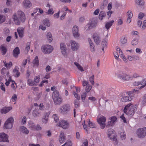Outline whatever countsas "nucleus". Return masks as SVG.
Masks as SVG:
<instances>
[{"label":"nucleus","instance_id":"obj_1","mask_svg":"<svg viewBox=\"0 0 146 146\" xmlns=\"http://www.w3.org/2000/svg\"><path fill=\"white\" fill-rule=\"evenodd\" d=\"M12 19L15 24L19 25L20 21L24 22L25 19V15L22 11L19 10L15 13L12 16Z\"/></svg>","mask_w":146,"mask_h":146},{"label":"nucleus","instance_id":"obj_2","mask_svg":"<svg viewBox=\"0 0 146 146\" xmlns=\"http://www.w3.org/2000/svg\"><path fill=\"white\" fill-rule=\"evenodd\" d=\"M137 108L136 106L131 103L126 105L124 108V112L128 116H132L136 111Z\"/></svg>","mask_w":146,"mask_h":146},{"label":"nucleus","instance_id":"obj_3","mask_svg":"<svg viewBox=\"0 0 146 146\" xmlns=\"http://www.w3.org/2000/svg\"><path fill=\"white\" fill-rule=\"evenodd\" d=\"M52 98L55 105H60L62 102V98L60 95L59 92L56 90H55L53 93Z\"/></svg>","mask_w":146,"mask_h":146},{"label":"nucleus","instance_id":"obj_4","mask_svg":"<svg viewBox=\"0 0 146 146\" xmlns=\"http://www.w3.org/2000/svg\"><path fill=\"white\" fill-rule=\"evenodd\" d=\"M116 52L114 53V56L116 59H118L119 56L121 57L123 61L125 63L127 62V60L124 55L123 54V52L121 49L118 46L116 47Z\"/></svg>","mask_w":146,"mask_h":146},{"label":"nucleus","instance_id":"obj_5","mask_svg":"<svg viewBox=\"0 0 146 146\" xmlns=\"http://www.w3.org/2000/svg\"><path fill=\"white\" fill-rule=\"evenodd\" d=\"M102 33V32H98L93 34V38L96 44H98L100 43Z\"/></svg>","mask_w":146,"mask_h":146},{"label":"nucleus","instance_id":"obj_6","mask_svg":"<svg viewBox=\"0 0 146 146\" xmlns=\"http://www.w3.org/2000/svg\"><path fill=\"white\" fill-rule=\"evenodd\" d=\"M42 51L45 54L51 53L53 50V47L52 46L47 44L43 45L41 47Z\"/></svg>","mask_w":146,"mask_h":146},{"label":"nucleus","instance_id":"obj_7","mask_svg":"<svg viewBox=\"0 0 146 146\" xmlns=\"http://www.w3.org/2000/svg\"><path fill=\"white\" fill-rule=\"evenodd\" d=\"M14 119L13 117H10L7 120L4 125V127L6 129H11L13 127Z\"/></svg>","mask_w":146,"mask_h":146},{"label":"nucleus","instance_id":"obj_8","mask_svg":"<svg viewBox=\"0 0 146 146\" xmlns=\"http://www.w3.org/2000/svg\"><path fill=\"white\" fill-rule=\"evenodd\" d=\"M114 131L113 129H110L107 131V134L110 139L116 143L117 141L116 136L114 135Z\"/></svg>","mask_w":146,"mask_h":146},{"label":"nucleus","instance_id":"obj_9","mask_svg":"<svg viewBox=\"0 0 146 146\" xmlns=\"http://www.w3.org/2000/svg\"><path fill=\"white\" fill-rule=\"evenodd\" d=\"M97 121L100 124V127L102 129H103L106 126L105 123L106 121V118L103 116H98L97 119Z\"/></svg>","mask_w":146,"mask_h":146},{"label":"nucleus","instance_id":"obj_10","mask_svg":"<svg viewBox=\"0 0 146 146\" xmlns=\"http://www.w3.org/2000/svg\"><path fill=\"white\" fill-rule=\"evenodd\" d=\"M58 125L64 129H66L69 127L70 124L67 120L62 119L59 121L58 123Z\"/></svg>","mask_w":146,"mask_h":146},{"label":"nucleus","instance_id":"obj_11","mask_svg":"<svg viewBox=\"0 0 146 146\" xmlns=\"http://www.w3.org/2000/svg\"><path fill=\"white\" fill-rule=\"evenodd\" d=\"M70 109V105L68 104H65L60 107L59 111L61 113L65 114L68 112Z\"/></svg>","mask_w":146,"mask_h":146},{"label":"nucleus","instance_id":"obj_12","mask_svg":"<svg viewBox=\"0 0 146 146\" xmlns=\"http://www.w3.org/2000/svg\"><path fill=\"white\" fill-rule=\"evenodd\" d=\"M60 48L62 54L65 57H67L68 55L67 52V48L65 44L61 42L60 44Z\"/></svg>","mask_w":146,"mask_h":146},{"label":"nucleus","instance_id":"obj_13","mask_svg":"<svg viewBox=\"0 0 146 146\" xmlns=\"http://www.w3.org/2000/svg\"><path fill=\"white\" fill-rule=\"evenodd\" d=\"M70 43L71 48L72 51H75L78 50L80 46L78 43L74 40H71L70 41Z\"/></svg>","mask_w":146,"mask_h":146},{"label":"nucleus","instance_id":"obj_14","mask_svg":"<svg viewBox=\"0 0 146 146\" xmlns=\"http://www.w3.org/2000/svg\"><path fill=\"white\" fill-rule=\"evenodd\" d=\"M137 134L139 138H143L146 135V128L139 129L137 130Z\"/></svg>","mask_w":146,"mask_h":146},{"label":"nucleus","instance_id":"obj_15","mask_svg":"<svg viewBox=\"0 0 146 146\" xmlns=\"http://www.w3.org/2000/svg\"><path fill=\"white\" fill-rule=\"evenodd\" d=\"M118 77L123 81H129L132 79V77L129 75L126 74H122L119 75Z\"/></svg>","mask_w":146,"mask_h":146},{"label":"nucleus","instance_id":"obj_16","mask_svg":"<svg viewBox=\"0 0 146 146\" xmlns=\"http://www.w3.org/2000/svg\"><path fill=\"white\" fill-rule=\"evenodd\" d=\"M72 34L74 37L76 38H78L80 36L79 33L78 27L76 25L74 26L72 28Z\"/></svg>","mask_w":146,"mask_h":146},{"label":"nucleus","instance_id":"obj_17","mask_svg":"<svg viewBox=\"0 0 146 146\" xmlns=\"http://www.w3.org/2000/svg\"><path fill=\"white\" fill-rule=\"evenodd\" d=\"M97 22L96 20H93L90 23L85 26V29L86 30H88L93 27H95L97 25Z\"/></svg>","mask_w":146,"mask_h":146},{"label":"nucleus","instance_id":"obj_18","mask_svg":"<svg viewBox=\"0 0 146 146\" xmlns=\"http://www.w3.org/2000/svg\"><path fill=\"white\" fill-rule=\"evenodd\" d=\"M0 141L9 142L8 135L4 133H0Z\"/></svg>","mask_w":146,"mask_h":146},{"label":"nucleus","instance_id":"obj_19","mask_svg":"<svg viewBox=\"0 0 146 146\" xmlns=\"http://www.w3.org/2000/svg\"><path fill=\"white\" fill-rule=\"evenodd\" d=\"M12 109V107L11 106H5L1 110V113L2 114H6Z\"/></svg>","mask_w":146,"mask_h":146},{"label":"nucleus","instance_id":"obj_20","mask_svg":"<svg viewBox=\"0 0 146 146\" xmlns=\"http://www.w3.org/2000/svg\"><path fill=\"white\" fill-rule=\"evenodd\" d=\"M23 7L26 8H29L32 6V4L29 0H24L23 3Z\"/></svg>","mask_w":146,"mask_h":146},{"label":"nucleus","instance_id":"obj_21","mask_svg":"<svg viewBox=\"0 0 146 146\" xmlns=\"http://www.w3.org/2000/svg\"><path fill=\"white\" fill-rule=\"evenodd\" d=\"M88 40L89 44V49L91 52H93L95 50V45L91 39L88 38Z\"/></svg>","mask_w":146,"mask_h":146},{"label":"nucleus","instance_id":"obj_22","mask_svg":"<svg viewBox=\"0 0 146 146\" xmlns=\"http://www.w3.org/2000/svg\"><path fill=\"white\" fill-rule=\"evenodd\" d=\"M20 133L25 135H27L29 133V131L25 127L23 126H21L19 129Z\"/></svg>","mask_w":146,"mask_h":146},{"label":"nucleus","instance_id":"obj_23","mask_svg":"<svg viewBox=\"0 0 146 146\" xmlns=\"http://www.w3.org/2000/svg\"><path fill=\"white\" fill-rule=\"evenodd\" d=\"M50 113L49 111L47 113H45L44 115V117L42 119V121L43 123H46L48 122V116Z\"/></svg>","mask_w":146,"mask_h":146},{"label":"nucleus","instance_id":"obj_24","mask_svg":"<svg viewBox=\"0 0 146 146\" xmlns=\"http://www.w3.org/2000/svg\"><path fill=\"white\" fill-rule=\"evenodd\" d=\"M65 136L63 132H61L59 138V141L61 143H63L64 142Z\"/></svg>","mask_w":146,"mask_h":146},{"label":"nucleus","instance_id":"obj_25","mask_svg":"<svg viewBox=\"0 0 146 146\" xmlns=\"http://www.w3.org/2000/svg\"><path fill=\"white\" fill-rule=\"evenodd\" d=\"M33 115L35 118L40 117L41 115L40 111L39 110H34L33 112Z\"/></svg>","mask_w":146,"mask_h":146},{"label":"nucleus","instance_id":"obj_26","mask_svg":"<svg viewBox=\"0 0 146 146\" xmlns=\"http://www.w3.org/2000/svg\"><path fill=\"white\" fill-rule=\"evenodd\" d=\"M20 53V50L18 47H16L13 50V55L16 58H17Z\"/></svg>","mask_w":146,"mask_h":146},{"label":"nucleus","instance_id":"obj_27","mask_svg":"<svg viewBox=\"0 0 146 146\" xmlns=\"http://www.w3.org/2000/svg\"><path fill=\"white\" fill-rule=\"evenodd\" d=\"M116 118L115 117H112L110 119V121H108V125L110 126H112L116 121Z\"/></svg>","mask_w":146,"mask_h":146},{"label":"nucleus","instance_id":"obj_28","mask_svg":"<svg viewBox=\"0 0 146 146\" xmlns=\"http://www.w3.org/2000/svg\"><path fill=\"white\" fill-rule=\"evenodd\" d=\"M46 38L49 42H51L52 41V37L50 32H49L47 33L46 35Z\"/></svg>","mask_w":146,"mask_h":146},{"label":"nucleus","instance_id":"obj_29","mask_svg":"<svg viewBox=\"0 0 146 146\" xmlns=\"http://www.w3.org/2000/svg\"><path fill=\"white\" fill-rule=\"evenodd\" d=\"M132 98L129 96H124L121 98V101L123 102H127L131 100Z\"/></svg>","mask_w":146,"mask_h":146},{"label":"nucleus","instance_id":"obj_30","mask_svg":"<svg viewBox=\"0 0 146 146\" xmlns=\"http://www.w3.org/2000/svg\"><path fill=\"white\" fill-rule=\"evenodd\" d=\"M17 31L19 37H22L23 35V29L22 28H19Z\"/></svg>","mask_w":146,"mask_h":146},{"label":"nucleus","instance_id":"obj_31","mask_svg":"<svg viewBox=\"0 0 146 146\" xmlns=\"http://www.w3.org/2000/svg\"><path fill=\"white\" fill-rule=\"evenodd\" d=\"M13 73L14 76L16 77H18L20 74V73L19 72L18 70L15 68L13 71Z\"/></svg>","mask_w":146,"mask_h":146},{"label":"nucleus","instance_id":"obj_32","mask_svg":"<svg viewBox=\"0 0 146 146\" xmlns=\"http://www.w3.org/2000/svg\"><path fill=\"white\" fill-rule=\"evenodd\" d=\"M28 126L30 129L32 130H34L35 125L34 123L32 121H29L28 123Z\"/></svg>","mask_w":146,"mask_h":146},{"label":"nucleus","instance_id":"obj_33","mask_svg":"<svg viewBox=\"0 0 146 146\" xmlns=\"http://www.w3.org/2000/svg\"><path fill=\"white\" fill-rule=\"evenodd\" d=\"M114 22V21L112 20L106 23L105 25V27L107 29H109L112 25L113 23Z\"/></svg>","mask_w":146,"mask_h":146},{"label":"nucleus","instance_id":"obj_34","mask_svg":"<svg viewBox=\"0 0 146 146\" xmlns=\"http://www.w3.org/2000/svg\"><path fill=\"white\" fill-rule=\"evenodd\" d=\"M33 63L34 66H38L39 64V61L38 58L37 56H36L33 61Z\"/></svg>","mask_w":146,"mask_h":146},{"label":"nucleus","instance_id":"obj_35","mask_svg":"<svg viewBox=\"0 0 146 146\" xmlns=\"http://www.w3.org/2000/svg\"><path fill=\"white\" fill-rule=\"evenodd\" d=\"M106 16V14L105 12L104 11H101L99 15V18L100 20H102Z\"/></svg>","mask_w":146,"mask_h":146},{"label":"nucleus","instance_id":"obj_36","mask_svg":"<svg viewBox=\"0 0 146 146\" xmlns=\"http://www.w3.org/2000/svg\"><path fill=\"white\" fill-rule=\"evenodd\" d=\"M27 84L29 86H36L35 83L34 82V80L33 81L31 79H28L27 82Z\"/></svg>","mask_w":146,"mask_h":146},{"label":"nucleus","instance_id":"obj_37","mask_svg":"<svg viewBox=\"0 0 146 146\" xmlns=\"http://www.w3.org/2000/svg\"><path fill=\"white\" fill-rule=\"evenodd\" d=\"M40 76H35L34 78V82L36 86L37 84L39 83L40 82Z\"/></svg>","mask_w":146,"mask_h":146},{"label":"nucleus","instance_id":"obj_38","mask_svg":"<svg viewBox=\"0 0 146 146\" xmlns=\"http://www.w3.org/2000/svg\"><path fill=\"white\" fill-rule=\"evenodd\" d=\"M42 24L45 26L49 27L50 25L49 20L47 19L44 20L42 22Z\"/></svg>","mask_w":146,"mask_h":146},{"label":"nucleus","instance_id":"obj_39","mask_svg":"<svg viewBox=\"0 0 146 146\" xmlns=\"http://www.w3.org/2000/svg\"><path fill=\"white\" fill-rule=\"evenodd\" d=\"M74 64L77 67L79 70L81 71H83L84 70L82 67L78 63L75 62H74Z\"/></svg>","mask_w":146,"mask_h":146},{"label":"nucleus","instance_id":"obj_40","mask_svg":"<svg viewBox=\"0 0 146 146\" xmlns=\"http://www.w3.org/2000/svg\"><path fill=\"white\" fill-rule=\"evenodd\" d=\"M107 40L106 39L105 40H104L102 41V46L103 47L102 48V50L103 51V53L104 52V47H105L107 46Z\"/></svg>","mask_w":146,"mask_h":146},{"label":"nucleus","instance_id":"obj_41","mask_svg":"<svg viewBox=\"0 0 146 146\" xmlns=\"http://www.w3.org/2000/svg\"><path fill=\"white\" fill-rule=\"evenodd\" d=\"M135 1L136 4L139 5H143L144 3L143 0H135Z\"/></svg>","mask_w":146,"mask_h":146},{"label":"nucleus","instance_id":"obj_42","mask_svg":"<svg viewBox=\"0 0 146 146\" xmlns=\"http://www.w3.org/2000/svg\"><path fill=\"white\" fill-rule=\"evenodd\" d=\"M0 48L3 54V55L5 54L7 52V49L6 47L3 45H2L0 47Z\"/></svg>","mask_w":146,"mask_h":146},{"label":"nucleus","instance_id":"obj_43","mask_svg":"<svg viewBox=\"0 0 146 146\" xmlns=\"http://www.w3.org/2000/svg\"><path fill=\"white\" fill-rule=\"evenodd\" d=\"M120 137L121 139L123 140H125L126 138V134L125 132L122 130V131L120 133Z\"/></svg>","mask_w":146,"mask_h":146},{"label":"nucleus","instance_id":"obj_44","mask_svg":"<svg viewBox=\"0 0 146 146\" xmlns=\"http://www.w3.org/2000/svg\"><path fill=\"white\" fill-rule=\"evenodd\" d=\"M4 66L8 68H10L12 65V63L11 62H9L8 63H6V62L4 61Z\"/></svg>","mask_w":146,"mask_h":146},{"label":"nucleus","instance_id":"obj_45","mask_svg":"<svg viewBox=\"0 0 146 146\" xmlns=\"http://www.w3.org/2000/svg\"><path fill=\"white\" fill-rule=\"evenodd\" d=\"M80 100H75L74 101V106L75 108H78L80 106Z\"/></svg>","mask_w":146,"mask_h":146},{"label":"nucleus","instance_id":"obj_46","mask_svg":"<svg viewBox=\"0 0 146 146\" xmlns=\"http://www.w3.org/2000/svg\"><path fill=\"white\" fill-rule=\"evenodd\" d=\"M31 43L30 42H28L26 45V47L25 48V51L26 52H28L29 50L30 47Z\"/></svg>","mask_w":146,"mask_h":146},{"label":"nucleus","instance_id":"obj_47","mask_svg":"<svg viewBox=\"0 0 146 146\" xmlns=\"http://www.w3.org/2000/svg\"><path fill=\"white\" fill-rule=\"evenodd\" d=\"M92 86L89 84L87 85L85 91L86 92L88 93L90 92L91 89L92 88Z\"/></svg>","mask_w":146,"mask_h":146},{"label":"nucleus","instance_id":"obj_48","mask_svg":"<svg viewBox=\"0 0 146 146\" xmlns=\"http://www.w3.org/2000/svg\"><path fill=\"white\" fill-rule=\"evenodd\" d=\"M88 142L86 139H84L82 140V144L81 146H88Z\"/></svg>","mask_w":146,"mask_h":146},{"label":"nucleus","instance_id":"obj_49","mask_svg":"<svg viewBox=\"0 0 146 146\" xmlns=\"http://www.w3.org/2000/svg\"><path fill=\"white\" fill-rule=\"evenodd\" d=\"M52 118L56 122H57L59 119L58 115L56 114H54L52 116Z\"/></svg>","mask_w":146,"mask_h":146},{"label":"nucleus","instance_id":"obj_50","mask_svg":"<svg viewBox=\"0 0 146 146\" xmlns=\"http://www.w3.org/2000/svg\"><path fill=\"white\" fill-rule=\"evenodd\" d=\"M86 96V92H84L81 94V98L82 102H84Z\"/></svg>","mask_w":146,"mask_h":146},{"label":"nucleus","instance_id":"obj_51","mask_svg":"<svg viewBox=\"0 0 146 146\" xmlns=\"http://www.w3.org/2000/svg\"><path fill=\"white\" fill-rule=\"evenodd\" d=\"M88 123L89 127L91 128H93L95 127V124L90 121V120H88Z\"/></svg>","mask_w":146,"mask_h":146},{"label":"nucleus","instance_id":"obj_52","mask_svg":"<svg viewBox=\"0 0 146 146\" xmlns=\"http://www.w3.org/2000/svg\"><path fill=\"white\" fill-rule=\"evenodd\" d=\"M54 11L53 10L52 8H50L48 10L47 12H46V13L48 15H52L54 13Z\"/></svg>","mask_w":146,"mask_h":146},{"label":"nucleus","instance_id":"obj_53","mask_svg":"<svg viewBox=\"0 0 146 146\" xmlns=\"http://www.w3.org/2000/svg\"><path fill=\"white\" fill-rule=\"evenodd\" d=\"M6 82L5 83V84L7 86H9L10 83L11 82H12V80H11V77L10 76H9V79L8 80L7 79H6Z\"/></svg>","mask_w":146,"mask_h":146},{"label":"nucleus","instance_id":"obj_54","mask_svg":"<svg viewBox=\"0 0 146 146\" xmlns=\"http://www.w3.org/2000/svg\"><path fill=\"white\" fill-rule=\"evenodd\" d=\"M138 42V39L137 38H134L132 40L131 43L133 45H135L137 44Z\"/></svg>","mask_w":146,"mask_h":146},{"label":"nucleus","instance_id":"obj_55","mask_svg":"<svg viewBox=\"0 0 146 146\" xmlns=\"http://www.w3.org/2000/svg\"><path fill=\"white\" fill-rule=\"evenodd\" d=\"M5 20V16L2 15H0V23L4 22Z\"/></svg>","mask_w":146,"mask_h":146},{"label":"nucleus","instance_id":"obj_56","mask_svg":"<svg viewBox=\"0 0 146 146\" xmlns=\"http://www.w3.org/2000/svg\"><path fill=\"white\" fill-rule=\"evenodd\" d=\"M60 12V10L57 13L54 14L53 17L55 19H57L59 18Z\"/></svg>","mask_w":146,"mask_h":146},{"label":"nucleus","instance_id":"obj_57","mask_svg":"<svg viewBox=\"0 0 146 146\" xmlns=\"http://www.w3.org/2000/svg\"><path fill=\"white\" fill-rule=\"evenodd\" d=\"M121 42L122 44H124L127 43V39L126 38L123 37L121 40Z\"/></svg>","mask_w":146,"mask_h":146},{"label":"nucleus","instance_id":"obj_58","mask_svg":"<svg viewBox=\"0 0 146 146\" xmlns=\"http://www.w3.org/2000/svg\"><path fill=\"white\" fill-rule=\"evenodd\" d=\"M94 76L93 75L92 76H91L89 78V80L90 81V82H91V84L93 85H94Z\"/></svg>","mask_w":146,"mask_h":146},{"label":"nucleus","instance_id":"obj_59","mask_svg":"<svg viewBox=\"0 0 146 146\" xmlns=\"http://www.w3.org/2000/svg\"><path fill=\"white\" fill-rule=\"evenodd\" d=\"M73 94L74 96L76 98V100H80V97L78 94L76 92H73Z\"/></svg>","mask_w":146,"mask_h":146},{"label":"nucleus","instance_id":"obj_60","mask_svg":"<svg viewBox=\"0 0 146 146\" xmlns=\"http://www.w3.org/2000/svg\"><path fill=\"white\" fill-rule=\"evenodd\" d=\"M146 102V94L144 95L142 98L141 103L143 104H144Z\"/></svg>","mask_w":146,"mask_h":146},{"label":"nucleus","instance_id":"obj_61","mask_svg":"<svg viewBox=\"0 0 146 146\" xmlns=\"http://www.w3.org/2000/svg\"><path fill=\"white\" fill-rule=\"evenodd\" d=\"M133 56H132L130 55H128L127 56L126 59L127 60V62L128 60H129L130 61H131L133 60Z\"/></svg>","mask_w":146,"mask_h":146},{"label":"nucleus","instance_id":"obj_62","mask_svg":"<svg viewBox=\"0 0 146 146\" xmlns=\"http://www.w3.org/2000/svg\"><path fill=\"white\" fill-rule=\"evenodd\" d=\"M65 144L66 146H72V143L70 140H68L65 142Z\"/></svg>","mask_w":146,"mask_h":146},{"label":"nucleus","instance_id":"obj_63","mask_svg":"<svg viewBox=\"0 0 146 146\" xmlns=\"http://www.w3.org/2000/svg\"><path fill=\"white\" fill-rule=\"evenodd\" d=\"M27 63V60L26 59L24 60L22 62V63L21 64V68H24L25 67V66Z\"/></svg>","mask_w":146,"mask_h":146},{"label":"nucleus","instance_id":"obj_64","mask_svg":"<svg viewBox=\"0 0 146 146\" xmlns=\"http://www.w3.org/2000/svg\"><path fill=\"white\" fill-rule=\"evenodd\" d=\"M82 84L83 86H86L87 85L89 84L88 81L84 80L82 81Z\"/></svg>","mask_w":146,"mask_h":146}]
</instances>
